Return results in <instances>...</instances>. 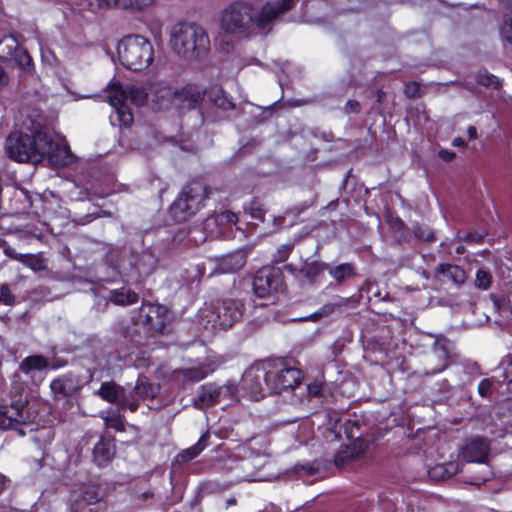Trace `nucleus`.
I'll list each match as a JSON object with an SVG mask.
<instances>
[{"label": "nucleus", "instance_id": "obj_1", "mask_svg": "<svg viewBox=\"0 0 512 512\" xmlns=\"http://www.w3.org/2000/svg\"><path fill=\"white\" fill-rule=\"evenodd\" d=\"M293 5V0H274L266 2L261 9H258L249 2L236 1L222 10L219 26L226 34L249 37L256 28L264 30L273 20L290 10Z\"/></svg>", "mask_w": 512, "mask_h": 512}, {"label": "nucleus", "instance_id": "obj_2", "mask_svg": "<svg viewBox=\"0 0 512 512\" xmlns=\"http://www.w3.org/2000/svg\"><path fill=\"white\" fill-rule=\"evenodd\" d=\"M8 156L19 162L40 163L44 159L53 166H66L73 155L66 144L54 142L46 132L37 130L33 135L15 131L6 139Z\"/></svg>", "mask_w": 512, "mask_h": 512}, {"label": "nucleus", "instance_id": "obj_3", "mask_svg": "<svg viewBox=\"0 0 512 512\" xmlns=\"http://www.w3.org/2000/svg\"><path fill=\"white\" fill-rule=\"evenodd\" d=\"M173 51L188 61L204 58L210 50L206 31L195 24H178L171 33Z\"/></svg>", "mask_w": 512, "mask_h": 512}, {"label": "nucleus", "instance_id": "obj_4", "mask_svg": "<svg viewBox=\"0 0 512 512\" xmlns=\"http://www.w3.org/2000/svg\"><path fill=\"white\" fill-rule=\"evenodd\" d=\"M120 62L127 69L142 71L150 66L154 59L151 42L141 35H128L117 45Z\"/></svg>", "mask_w": 512, "mask_h": 512}, {"label": "nucleus", "instance_id": "obj_5", "mask_svg": "<svg viewBox=\"0 0 512 512\" xmlns=\"http://www.w3.org/2000/svg\"><path fill=\"white\" fill-rule=\"evenodd\" d=\"M150 92L147 93L144 88L138 86H128L123 88L118 83H113L107 87V101L115 109L116 120L122 126H129L133 122V115L127 107V101L135 106L144 105Z\"/></svg>", "mask_w": 512, "mask_h": 512}, {"label": "nucleus", "instance_id": "obj_6", "mask_svg": "<svg viewBox=\"0 0 512 512\" xmlns=\"http://www.w3.org/2000/svg\"><path fill=\"white\" fill-rule=\"evenodd\" d=\"M208 197L207 187L201 182L186 185L170 207L172 217L184 222L196 214Z\"/></svg>", "mask_w": 512, "mask_h": 512}, {"label": "nucleus", "instance_id": "obj_7", "mask_svg": "<svg viewBox=\"0 0 512 512\" xmlns=\"http://www.w3.org/2000/svg\"><path fill=\"white\" fill-rule=\"evenodd\" d=\"M242 308V303L237 300L216 301L202 308L199 317L213 329H227L241 318Z\"/></svg>", "mask_w": 512, "mask_h": 512}, {"label": "nucleus", "instance_id": "obj_8", "mask_svg": "<svg viewBox=\"0 0 512 512\" xmlns=\"http://www.w3.org/2000/svg\"><path fill=\"white\" fill-rule=\"evenodd\" d=\"M266 368V388L269 393H280L299 385L303 374L298 368L289 366L284 361L268 365Z\"/></svg>", "mask_w": 512, "mask_h": 512}, {"label": "nucleus", "instance_id": "obj_9", "mask_svg": "<svg viewBox=\"0 0 512 512\" xmlns=\"http://www.w3.org/2000/svg\"><path fill=\"white\" fill-rule=\"evenodd\" d=\"M32 421L26 409V400L22 395L12 399L9 404L0 405V429H12Z\"/></svg>", "mask_w": 512, "mask_h": 512}, {"label": "nucleus", "instance_id": "obj_10", "mask_svg": "<svg viewBox=\"0 0 512 512\" xmlns=\"http://www.w3.org/2000/svg\"><path fill=\"white\" fill-rule=\"evenodd\" d=\"M266 368L264 366H251L242 377V390L252 401H258L266 395L262 381L266 384Z\"/></svg>", "mask_w": 512, "mask_h": 512}, {"label": "nucleus", "instance_id": "obj_11", "mask_svg": "<svg viewBox=\"0 0 512 512\" xmlns=\"http://www.w3.org/2000/svg\"><path fill=\"white\" fill-rule=\"evenodd\" d=\"M0 59L15 60L24 68L31 64L30 56L26 51L19 48L15 37L3 30H0Z\"/></svg>", "mask_w": 512, "mask_h": 512}, {"label": "nucleus", "instance_id": "obj_12", "mask_svg": "<svg viewBox=\"0 0 512 512\" xmlns=\"http://www.w3.org/2000/svg\"><path fill=\"white\" fill-rule=\"evenodd\" d=\"M102 494L97 486H87L75 494L70 510L71 512H98V504Z\"/></svg>", "mask_w": 512, "mask_h": 512}, {"label": "nucleus", "instance_id": "obj_13", "mask_svg": "<svg viewBox=\"0 0 512 512\" xmlns=\"http://www.w3.org/2000/svg\"><path fill=\"white\" fill-rule=\"evenodd\" d=\"M490 452V443L486 438L475 436L466 440L460 456L467 462L484 463Z\"/></svg>", "mask_w": 512, "mask_h": 512}, {"label": "nucleus", "instance_id": "obj_14", "mask_svg": "<svg viewBox=\"0 0 512 512\" xmlns=\"http://www.w3.org/2000/svg\"><path fill=\"white\" fill-rule=\"evenodd\" d=\"M96 394L107 402L119 405L122 409L136 411V402L129 401L126 390L114 382L102 383Z\"/></svg>", "mask_w": 512, "mask_h": 512}, {"label": "nucleus", "instance_id": "obj_15", "mask_svg": "<svg viewBox=\"0 0 512 512\" xmlns=\"http://www.w3.org/2000/svg\"><path fill=\"white\" fill-rule=\"evenodd\" d=\"M280 283L278 273L271 268L259 270L253 280L255 294L264 298L267 295L276 292Z\"/></svg>", "mask_w": 512, "mask_h": 512}, {"label": "nucleus", "instance_id": "obj_16", "mask_svg": "<svg viewBox=\"0 0 512 512\" xmlns=\"http://www.w3.org/2000/svg\"><path fill=\"white\" fill-rule=\"evenodd\" d=\"M205 95L204 89L196 84H188L181 89H176L174 98L175 108H192L199 104Z\"/></svg>", "mask_w": 512, "mask_h": 512}, {"label": "nucleus", "instance_id": "obj_17", "mask_svg": "<svg viewBox=\"0 0 512 512\" xmlns=\"http://www.w3.org/2000/svg\"><path fill=\"white\" fill-rule=\"evenodd\" d=\"M149 91L151 101L155 105V108L166 109L174 107L176 88H173L163 82H156L149 87Z\"/></svg>", "mask_w": 512, "mask_h": 512}, {"label": "nucleus", "instance_id": "obj_18", "mask_svg": "<svg viewBox=\"0 0 512 512\" xmlns=\"http://www.w3.org/2000/svg\"><path fill=\"white\" fill-rule=\"evenodd\" d=\"M81 388L80 379L72 374L64 375L54 379L50 383V389L55 398H68L79 391Z\"/></svg>", "mask_w": 512, "mask_h": 512}, {"label": "nucleus", "instance_id": "obj_19", "mask_svg": "<svg viewBox=\"0 0 512 512\" xmlns=\"http://www.w3.org/2000/svg\"><path fill=\"white\" fill-rule=\"evenodd\" d=\"M220 402L217 385L208 383L199 388L198 395L193 403L197 409H204Z\"/></svg>", "mask_w": 512, "mask_h": 512}, {"label": "nucleus", "instance_id": "obj_20", "mask_svg": "<svg viewBox=\"0 0 512 512\" xmlns=\"http://www.w3.org/2000/svg\"><path fill=\"white\" fill-rule=\"evenodd\" d=\"M246 263V255L243 251H236L220 258L218 270L221 273H232L240 270Z\"/></svg>", "mask_w": 512, "mask_h": 512}, {"label": "nucleus", "instance_id": "obj_21", "mask_svg": "<svg viewBox=\"0 0 512 512\" xmlns=\"http://www.w3.org/2000/svg\"><path fill=\"white\" fill-rule=\"evenodd\" d=\"M115 447L111 440L101 439L94 447V461L97 465H105L114 456Z\"/></svg>", "mask_w": 512, "mask_h": 512}, {"label": "nucleus", "instance_id": "obj_22", "mask_svg": "<svg viewBox=\"0 0 512 512\" xmlns=\"http://www.w3.org/2000/svg\"><path fill=\"white\" fill-rule=\"evenodd\" d=\"M109 299L117 305H131L138 301L139 296L131 289L122 287L120 289L111 290L109 292Z\"/></svg>", "mask_w": 512, "mask_h": 512}, {"label": "nucleus", "instance_id": "obj_23", "mask_svg": "<svg viewBox=\"0 0 512 512\" xmlns=\"http://www.w3.org/2000/svg\"><path fill=\"white\" fill-rule=\"evenodd\" d=\"M209 100L218 108L222 110H232L235 105L228 97L225 91L220 87H213L208 92Z\"/></svg>", "mask_w": 512, "mask_h": 512}, {"label": "nucleus", "instance_id": "obj_24", "mask_svg": "<svg viewBox=\"0 0 512 512\" xmlns=\"http://www.w3.org/2000/svg\"><path fill=\"white\" fill-rule=\"evenodd\" d=\"M208 438L209 434L204 433L195 445L183 450L177 455V461L188 462L197 457L207 447Z\"/></svg>", "mask_w": 512, "mask_h": 512}, {"label": "nucleus", "instance_id": "obj_25", "mask_svg": "<svg viewBox=\"0 0 512 512\" xmlns=\"http://www.w3.org/2000/svg\"><path fill=\"white\" fill-rule=\"evenodd\" d=\"M438 272L456 284H462L466 280L465 271L457 265L441 264Z\"/></svg>", "mask_w": 512, "mask_h": 512}, {"label": "nucleus", "instance_id": "obj_26", "mask_svg": "<svg viewBox=\"0 0 512 512\" xmlns=\"http://www.w3.org/2000/svg\"><path fill=\"white\" fill-rule=\"evenodd\" d=\"M327 271L339 283L355 276L354 267L350 263H343L334 267L328 265Z\"/></svg>", "mask_w": 512, "mask_h": 512}, {"label": "nucleus", "instance_id": "obj_27", "mask_svg": "<svg viewBox=\"0 0 512 512\" xmlns=\"http://www.w3.org/2000/svg\"><path fill=\"white\" fill-rule=\"evenodd\" d=\"M209 364H200L199 366L183 369L182 374L191 381H200L213 372Z\"/></svg>", "mask_w": 512, "mask_h": 512}, {"label": "nucleus", "instance_id": "obj_28", "mask_svg": "<svg viewBox=\"0 0 512 512\" xmlns=\"http://www.w3.org/2000/svg\"><path fill=\"white\" fill-rule=\"evenodd\" d=\"M360 450L356 445L353 446H341L335 455L334 462L337 466H342L352 459L359 457Z\"/></svg>", "mask_w": 512, "mask_h": 512}, {"label": "nucleus", "instance_id": "obj_29", "mask_svg": "<svg viewBox=\"0 0 512 512\" xmlns=\"http://www.w3.org/2000/svg\"><path fill=\"white\" fill-rule=\"evenodd\" d=\"M48 366L46 359L42 356L35 355L25 358L21 363V370L28 374L32 370H42Z\"/></svg>", "mask_w": 512, "mask_h": 512}, {"label": "nucleus", "instance_id": "obj_30", "mask_svg": "<svg viewBox=\"0 0 512 512\" xmlns=\"http://www.w3.org/2000/svg\"><path fill=\"white\" fill-rule=\"evenodd\" d=\"M134 392L141 400L146 398H153L158 392V388L151 383H148L142 379H138Z\"/></svg>", "mask_w": 512, "mask_h": 512}, {"label": "nucleus", "instance_id": "obj_31", "mask_svg": "<svg viewBox=\"0 0 512 512\" xmlns=\"http://www.w3.org/2000/svg\"><path fill=\"white\" fill-rule=\"evenodd\" d=\"M328 269V264H320L317 262H311L304 265L301 272L310 281H313L322 271Z\"/></svg>", "mask_w": 512, "mask_h": 512}, {"label": "nucleus", "instance_id": "obj_32", "mask_svg": "<svg viewBox=\"0 0 512 512\" xmlns=\"http://www.w3.org/2000/svg\"><path fill=\"white\" fill-rule=\"evenodd\" d=\"M18 261L31 268L34 271H40L45 268L43 259L36 255L24 254V256H17Z\"/></svg>", "mask_w": 512, "mask_h": 512}, {"label": "nucleus", "instance_id": "obj_33", "mask_svg": "<svg viewBox=\"0 0 512 512\" xmlns=\"http://www.w3.org/2000/svg\"><path fill=\"white\" fill-rule=\"evenodd\" d=\"M477 82L483 86L493 87V88H498L501 85L500 80L496 76L488 73L487 71H479L478 72Z\"/></svg>", "mask_w": 512, "mask_h": 512}, {"label": "nucleus", "instance_id": "obj_34", "mask_svg": "<svg viewBox=\"0 0 512 512\" xmlns=\"http://www.w3.org/2000/svg\"><path fill=\"white\" fill-rule=\"evenodd\" d=\"M433 354L436 358H438L441 361V363L439 364L438 367L433 368L429 372V374H436V373L442 372L448 365V363H447L448 353L443 347H440V346L435 347Z\"/></svg>", "mask_w": 512, "mask_h": 512}, {"label": "nucleus", "instance_id": "obj_35", "mask_svg": "<svg viewBox=\"0 0 512 512\" xmlns=\"http://www.w3.org/2000/svg\"><path fill=\"white\" fill-rule=\"evenodd\" d=\"M220 401L221 400H234L236 398L237 387L234 383L228 382L225 385L218 386Z\"/></svg>", "mask_w": 512, "mask_h": 512}, {"label": "nucleus", "instance_id": "obj_36", "mask_svg": "<svg viewBox=\"0 0 512 512\" xmlns=\"http://www.w3.org/2000/svg\"><path fill=\"white\" fill-rule=\"evenodd\" d=\"M340 307H342L341 302L325 304L317 312L312 314L310 318L316 320L320 317L328 316L332 314L335 310L339 309Z\"/></svg>", "mask_w": 512, "mask_h": 512}, {"label": "nucleus", "instance_id": "obj_37", "mask_svg": "<svg viewBox=\"0 0 512 512\" xmlns=\"http://www.w3.org/2000/svg\"><path fill=\"white\" fill-rule=\"evenodd\" d=\"M475 283L478 288L486 290L490 287L491 275L487 271L479 269L476 273Z\"/></svg>", "mask_w": 512, "mask_h": 512}, {"label": "nucleus", "instance_id": "obj_38", "mask_svg": "<svg viewBox=\"0 0 512 512\" xmlns=\"http://www.w3.org/2000/svg\"><path fill=\"white\" fill-rule=\"evenodd\" d=\"M493 305L495 309H497L501 316L508 317L510 314V305L506 298H494L493 299Z\"/></svg>", "mask_w": 512, "mask_h": 512}, {"label": "nucleus", "instance_id": "obj_39", "mask_svg": "<svg viewBox=\"0 0 512 512\" xmlns=\"http://www.w3.org/2000/svg\"><path fill=\"white\" fill-rule=\"evenodd\" d=\"M413 233L417 238L423 241H432L434 239L433 232L426 226H414Z\"/></svg>", "mask_w": 512, "mask_h": 512}, {"label": "nucleus", "instance_id": "obj_40", "mask_svg": "<svg viewBox=\"0 0 512 512\" xmlns=\"http://www.w3.org/2000/svg\"><path fill=\"white\" fill-rule=\"evenodd\" d=\"M15 302V296L11 292L7 284H3L0 287V303L4 305H13Z\"/></svg>", "mask_w": 512, "mask_h": 512}, {"label": "nucleus", "instance_id": "obj_41", "mask_svg": "<svg viewBox=\"0 0 512 512\" xmlns=\"http://www.w3.org/2000/svg\"><path fill=\"white\" fill-rule=\"evenodd\" d=\"M245 210L254 219H258L261 221L264 219V210L258 201H252L249 207H247Z\"/></svg>", "mask_w": 512, "mask_h": 512}, {"label": "nucleus", "instance_id": "obj_42", "mask_svg": "<svg viewBox=\"0 0 512 512\" xmlns=\"http://www.w3.org/2000/svg\"><path fill=\"white\" fill-rule=\"evenodd\" d=\"M237 221H238L237 215L231 211L222 212L219 215H217L216 218L214 219V222H217L219 224L226 223V224H230V225L236 224Z\"/></svg>", "mask_w": 512, "mask_h": 512}, {"label": "nucleus", "instance_id": "obj_43", "mask_svg": "<svg viewBox=\"0 0 512 512\" xmlns=\"http://www.w3.org/2000/svg\"><path fill=\"white\" fill-rule=\"evenodd\" d=\"M493 384H494V380L493 379H483L480 381L479 385H478V393L482 396V397H489L491 396L492 392H493Z\"/></svg>", "mask_w": 512, "mask_h": 512}, {"label": "nucleus", "instance_id": "obj_44", "mask_svg": "<svg viewBox=\"0 0 512 512\" xmlns=\"http://www.w3.org/2000/svg\"><path fill=\"white\" fill-rule=\"evenodd\" d=\"M291 251H292V245H289V244L282 245L277 250L275 257H274V261L276 263L284 262L288 258Z\"/></svg>", "mask_w": 512, "mask_h": 512}, {"label": "nucleus", "instance_id": "obj_45", "mask_svg": "<svg viewBox=\"0 0 512 512\" xmlns=\"http://www.w3.org/2000/svg\"><path fill=\"white\" fill-rule=\"evenodd\" d=\"M429 476L432 478V479H435V480H444L446 479V471H445V468L443 466V464H439V465H436L434 466L433 468H431L429 470Z\"/></svg>", "mask_w": 512, "mask_h": 512}, {"label": "nucleus", "instance_id": "obj_46", "mask_svg": "<svg viewBox=\"0 0 512 512\" xmlns=\"http://www.w3.org/2000/svg\"><path fill=\"white\" fill-rule=\"evenodd\" d=\"M502 38L512 44V19H508L504 22L501 29Z\"/></svg>", "mask_w": 512, "mask_h": 512}, {"label": "nucleus", "instance_id": "obj_47", "mask_svg": "<svg viewBox=\"0 0 512 512\" xmlns=\"http://www.w3.org/2000/svg\"><path fill=\"white\" fill-rule=\"evenodd\" d=\"M104 420L106 425L110 428H113L117 431H122L124 429V424L120 416L116 418L106 417Z\"/></svg>", "mask_w": 512, "mask_h": 512}, {"label": "nucleus", "instance_id": "obj_48", "mask_svg": "<svg viewBox=\"0 0 512 512\" xmlns=\"http://www.w3.org/2000/svg\"><path fill=\"white\" fill-rule=\"evenodd\" d=\"M443 466H444L445 471H446V477H448V478L454 476L460 470L459 463L455 462V461L443 463Z\"/></svg>", "mask_w": 512, "mask_h": 512}, {"label": "nucleus", "instance_id": "obj_49", "mask_svg": "<svg viewBox=\"0 0 512 512\" xmlns=\"http://www.w3.org/2000/svg\"><path fill=\"white\" fill-rule=\"evenodd\" d=\"M92 8H102L115 5L118 0H86Z\"/></svg>", "mask_w": 512, "mask_h": 512}, {"label": "nucleus", "instance_id": "obj_50", "mask_svg": "<svg viewBox=\"0 0 512 512\" xmlns=\"http://www.w3.org/2000/svg\"><path fill=\"white\" fill-rule=\"evenodd\" d=\"M308 394L311 396H319L322 391V383L314 381L307 386Z\"/></svg>", "mask_w": 512, "mask_h": 512}, {"label": "nucleus", "instance_id": "obj_51", "mask_svg": "<svg viewBox=\"0 0 512 512\" xmlns=\"http://www.w3.org/2000/svg\"><path fill=\"white\" fill-rule=\"evenodd\" d=\"M404 92L408 97H415L419 92V85L417 83H409L406 85Z\"/></svg>", "mask_w": 512, "mask_h": 512}, {"label": "nucleus", "instance_id": "obj_52", "mask_svg": "<svg viewBox=\"0 0 512 512\" xmlns=\"http://www.w3.org/2000/svg\"><path fill=\"white\" fill-rule=\"evenodd\" d=\"M153 0H131V6L134 9L142 10L152 4Z\"/></svg>", "mask_w": 512, "mask_h": 512}, {"label": "nucleus", "instance_id": "obj_53", "mask_svg": "<svg viewBox=\"0 0 512 512\" xmlns=\"http://www.w3.org/2000/svg\"><path fill=\"white\" fill-rule=\"evenodd\" d=\"M338 422L339 417L337 414H334V423L332 424L331 428H329L330 433L334 435V437L337 439L340 437V430L338 429Z\"/></svg>", "mask_w": 512, "mask_h": 512}, {"label": "nucleus", "instance_id": "obj_54", "mask_svg": "<svg viewBox=\"0 0 512 512\" xmlns=\"http://www.w3.org/2000/svg\"><path fill=\"white\" fill-rule=\"evenodd\" d=\"M359 102L355 100H349L345 105V110L348 113L357 112L359 110Z\"/></svg>", "mask_w": 512, "mask_h": 512}, {"label": "nucleus", "instance_id": "obj_55", "mask_svg": "<svg viewBox=\"0 0 512 512\" xmlns=\"http://www.w3.org/2000/svg\"><path fill=\"white\" fill-rule=\"evenodd\" d=\"M505 376L507 379V389L512 393V362L509 364L505 371Z\"/></svg>", "mask_w": 512, "mask_h": 512}, {"label": "nucleus", "instance_id": "obj_56", "mask_svg": "<svg viewBox=\"0 0 512 512\" xmlns=\"http://www.w3.org/2000/svg\"><path fill=\"white\" fill-rule=\"evenodd\" d=\"M439 156L441 159H443L444 161H452L454 158H455V153L453 151H448V150H441L439 152Z\"/></svg>", "mask_w": 512, "mask_h": 512}, {"label": "nucleus", "instance_id": "obj_57", "mask_svg": "<svg viewBox=\"0 0 512 512\" xmlns=\"http://www.w3.org/2000/svg\"><path fill=\"white\" fill-rule=\"evenodd\" d=\"M5 254L12 258V259H15L18 261V257L17 256H24V254H21V253H17L15 250L11 249V248H7L5 249Z\"/></svg>", "mask_w": 512, "mask_h": 512}, {"label": "nucleus", "instance_id": "obj_58", "mask_svg": "<svg viewBox=\"0 0 512 512\" xmlns=\"http://www.w3.org/2000/svg\"><path fill=\"white\" fill-rule=\"evenodd\" d=\"M126 394L128 396L129 401H135L136 402V409H137L138 405H139V401L141 399L138 398V396L135 394L134 389L129 391V392L126 391Z\"/></svg>", "mask_w": 512, "mask_h": 512}, {"label": "nucleus", "instance_id": "obj_59", "mask_svg": "<svg viewBox=\"0 0 512 512\" xmlns=\"http://www.w3.org/2000/svg\"><path fill=\"white\" fill-rule=\"evenodd\" d=\"M467 133H468L469 139H475L477 137V131L474 126L468 127Z\"/></svg>", "mask_w": 512, "mask_h": 512}, {"label": "nucleus", "instance_id": "obj_60", "mask_svg": "<svg viewBox=\"0 0 512 512\" xmlns=\"http://www.w3.org/2000/svg\"><path fill=\"white\" fill-rule=\"evenodd\" d=\"M452 144L455 147H463V146H465V141L462 138H460V137H456L453 140Z\"/></svg>", "mask_w": 512, "mask_h": 512}, {"label": "nucleus", "instance_id": "obj_61", "mask_svg": "<svg viewBox=\"0 0 512 512\" xmlns=\"http://www.w3.org/2000/svg\"><path fill=\"white\" fill-rule=\"evenodd\" d=\"M7 81V77L3 71V69L0 67V87L5 85Z\"/></svg>", "mask_w": 512, "mask_h": 512}, {"label": "nucleus", "instance_id": "obj_62", "mask_svg": "<svg viewBox=\"0 0 512 512\" xmlns=\"http://www.w3.org/2000/svg\"><path fill=\"white\" fill-rule=\"evenodd\" d=\"M236 503V500L234 498H231L227 501L228 505H234Z\"/></svg>", "mask_w": 512, "mask_h": 512}, {"label": "nucleus", "instance_id": "obj_63", "mask_svg": "<svg viewBox=\"0 0 512 512\" xmlns=\"http://www.w3.org/2000/svg\"><path fill=\"white\" fill-rule=\"evenodd\" d=\"M152 309L159 310V309H160V307L149 306V312H151V311H152Z\"/></svg>", "mask_w": 512, "mask_h": 512}, {"label": "nucleus", "instance_id": "obj_64", "mask_svg": "<svg viewBox=\"0 0 512 512\" xmlns=\"http://www.w3.org/2000/svg\"><path fill=\"white\" fill-rule=\"evenodd\" d=\"M2 490V481L0 480V491Z\"/></svg>", "mask_w": 512, "mask_h": 512}]
</instances>
